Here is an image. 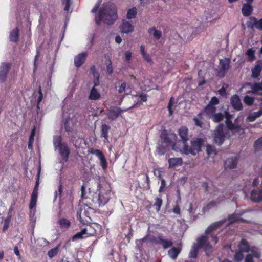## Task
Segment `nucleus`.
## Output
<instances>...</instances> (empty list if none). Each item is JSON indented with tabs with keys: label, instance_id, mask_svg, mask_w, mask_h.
Listing matches in <instances>:
<instances>
[{
	"label": "nucleus",
	"instance_id": "1",
	"mask_svg": "<svg viewBox=\"0 0 262 262\" xmlns=\"http://www.w3.org/2000/svg\"><path fill=\"white\" fill-rule=\"evenodd\" d=\"M178 135L181 139L173 145V150L181 153L188 155L191 154L195 155L201 150L203 140L201 138H197L191 141V146H189L187 142L189 140L188 129L185 126H181L178 130Z\"/></svg>",
	"mask_w": 262,
	"mask_h": 262
},
{
	"label": "nucleus",
	"instance_id": "2",
	"mask_svg": "<svg viewBox=\"0 0 262 262\" xmlns=\"http://www.w3.org/2000/svg\"><path fill=\"white\" fill-rule=\"evenodd\" d=\"M117 10L116 5L111 2L104 3L95 17L96 23L99 25L101 21L107 25H113L118 19Z\"/></svg>",
	"mask_w": 262,
	"mask_h": 262
},
{
	"label": "nucleus",
	"instance_id": "3",
	"mask_svg": "<svg viewBox=\"0 0 262 262\" xmlns=\"http://www.w3.org/2000/svg\"><path fill=\"white\" fill-rule=\"evenodd\" d=\"M60 136H54L53 144L55 149H58L59 153L62 159L67 162L69 159L70 150L67 143L63 142Z\"/></svg>",
	"mask_w": 262,
	"mask_h": 262
},
{
	"label": "nucleus",
	"instance_id": "4",
	"mask_svg": "<svg viewBox=\"0 0 262 262\" xmlns=\"http://www.w3.org/2000/svg\"><path fill=\"white\" fill-rule=\"evenodd\" d=\"M224 124L220 123L214 130L212 135L214 142L219 146L222 145L225 140L226 134L224 132Z\"/></svg>",
	"mask_w": 262,
	"mask_h": 262
},
{
	"label": "nucleus",
	"instance_id": "5",
	"mask_svg": "<svg viewBox=\"0 0 262 262\" xmlns=\"http://www.w3.org/2000/svg\"><path fill=\"white\" fill-rule=\"evenodd\" d=\"M160 138L161 142L170 147H172L173 149V145L176 143L177 136L175 133L168 132L167 130H164L161 133Z\"/></svg>",
	"mask_w": 262,
	"mask_h": 262
},
{
	"label": "nucleus",
	"instance_id": "6",
	"mask_svg": "<svg viewBox=\"0 0 262 262\" xmlns=\"http://www.w3.org/2000/svg\"><path fill=\"white\" fill-rule=\"evenodd\" d=\"M230 63V60L228 58H225L224 59L220 60L219 69L216 73L218 77L223 78L225 76L229 68Z\"/></svg>",
	"mask_w": 262,
	"mask_h": 262
},
{
	"label": "nucleus",
	"instance_id": "7",
	"mask_svg": "<svg viewBox=\"0 0 262 262\" xmlns=\"http://www.w3.org/2000/svg\"><path fill=\"white\" fill-rule=\"evenodd\" d=\"M11 64L7 62H3L0 66V83L6 81L7 75L10 70Z\"/></svg>",
	"mask_w": 262,
	"mask_h": 262
},
{
	"label": "nucleus",
	"instance_id": "8",
	"mask_svg": "<svg viewBox=\"0 0 262 262\" xmlns=\"http://www.w3.org/2000/svg\"><path fill=\"white\" fill-rule=\"evenodd\" d=\"M216 110V108L215 106H212L209 104H207L206 106L204 107L203 110H202L198 114V117L201 119H203V115L204 114L208 116L209 118H211V117L214 115Z\"/></svg>",
	"mask_w": 262,
	"mask_h": 262
},
{
	"label": "nucleus",
	"instance_id": "9",
	"mask_svg": "<svg viewBox=\"0 0 262 262\" xmlns=\"http://www.w3.org/2000/svg\"><path fill=\"white\" fill-rule=\"evenodd\" d=\"M123 112V110L117 107H111L107 110V117L109 119L114 120L116 119L120 114Z\"/></svg>",
	"mask_w": 262,
	"mask_h": 262
},
{
	"label": "nucleus",
	"instance_id": "10",
	"mask_svg": "<svg viewBox=\"0 0 262 262\" xmlns=\"http://www.w3.org/2000/svg\"><path fill=\"white\" fill-rule=\"evenodd\" d=\"M248 28L252 29L255 27L256 29L262 30V18L257 20L255 17L252 16L249 18V20L247 23Z\"/></svg>",
	"mask_w": 262,
	"mask_h": 262
},
{
	"label": "nucleus",
	"instance_id": "11",
	"mask_svg": "<svg viewBox=\"0 0 262 262\" xmlns=\"http://www.w3.org/2000/svg\"><path fill=\"white\" fill-rule=\"evenodd\" d=\"M261 91H262V81L259 83H254V84L251 88V91H248L247 93L249 94L250 93H252L254 94H257L260 96H262V92H260ZM257 99L259 102L260 101V103H262V97L257 98Z\"/></svg>",
	"mask_w": 262,
	"mask_h": 262
},
{
	"label": "nucleus",
	"instance_id": "12",
	"mask_svg": "<svg viewBox=\"0 0 262 262\" xmlns=\"http://www.w3.org/2000/svg\"><path fill=\"white\" fill-rule=\"evenodd\" d=\"M231 104L233 108L236 111H241L243 108L241 99L239 96L236 94L231 97Z\"/></svg>",
	"mask_w": 262,
	"mask_h": 262
},
{
	"label": "nucleus",
	"instance_id": "13",
	"mask_svg": "<svg viewBox=\"0 0 262 262\" xmlns=\"http://www.w3.org/2000/svg\"><path fill=\"white\" fill-rule=\"evenodd\" d=\"M226 219H224L218 222H214L210 225L205 230V233L208 234L216 230L220 226L226 222Z\"/></svg>",
	"mask_w": 262,
	"mask_h": 262
},
{
	"label": "nucleus",
	"instance_id": "14",
	"mask_svg": "<svg viewBox=\"0 0 262 262\" xmlns=\"http://www.w3.org/2000/svg\"><path fill=\"white\" fill-rule=\"evenodd\" d=\"M91 226H89V228H85L82 229L81 231L77 232L75 235H74L72 239L73 241H77L78 239H82L83 238L89 236L91 235V233H88V230L89 228H91Z\"/></svg>",
	"mask_w": 262,
	"mask_h": 262
},
{
	"label": "nucleus",
	"instance_id": "15",
	"mask_svg": "<svg viewBox=\"0 0 262 262\" xmlns=\"http://www.w3.org/2000/svg\"><path fill=\"white\" fill-rule=\"evenodd\" d=\"M194 245H195L199 249L203 247H205L206 249L207 248L211 247L209 244V243L208 242L207 236L204 235H202L201 236L198 237L197 239V243L194 244Z\"/></svg>",
	"mask_w": 262,
	"mask_h": 262
},
{
	"label": "nucleus",
	"instance_id": "16",
	"mask_svg": "<svg viewBox=\"0 0 262 262\" xmlns=\"http://www.w3.org/2000/svg\"><path fill=\"white\" fill-rule=\"evenodd\" d=\"M237 161L238 158L236 156L228 158L224 162V167L225 168H235L237 164Z\"/></svg>",
	"mask_w": 262,
	"mask_h": 262
},
{
	"label": "nucleus",
	"instance_id": "17",
	"mask_svg": "<svg viewBox=\"0 0 262 262\" xmlns=\"http://www.w3.org/2000/svg\"><path fill=\"white\" fill-rule=\"evenodd\" d=\"M96 196L92 199V201L95 203H97L99 206L105 205L108 202V198L101 194L95 193Z\"/></svg>",
	"mask_w": 262,
	"mask_h": 262
},
{
	"label": "nucleus",
	"instance_id": "18",
	"mask_svg": "<svg viewBox=\"0 0 262 262\" xmlns=\"http://www.w3.org/2000/svg\"><path fill=\"white\" fill-rule=\"evenodd\" d=\"M225 123L227 128L231 131H236L237 132H243L244 129L241 127L239 124H234L231 119H226Z\"/></svg>",
	"mask_w": 262,
	"mask_h": 262
},
{
	"label": "nucleus",
	"instance_id": "19",
	"mask_svg": "<svg viewBox=\"0 0 262 262\" xmlns=\"http://www.w3.org/2000/svg\"><path fill=\"white\" fill-rule=\"evenodd\" d=\"M87 53L82 52L78 54L74 58V64L76 67H81L85 62Z\"/></svg>",
	"mask_w": 262,
	"mask_h": 262
},
{
	"label": "nucleus",
	"instance_id": "20",
	"mask_svg": "<svg viewBox=\"0 0 262 262\" xmlns=\"http://www.w3.org/2000/svg\"><path fill=\"white\" fill-rule=\"evenodd\" d=\"M120 28L122 32L124 33L132 32L134 30V26L125 19L122 20Z\"/></svg>",
	"mask_w": 262,
	"mask_h": 262
},
{
	"label": "nucleus",
	"instance_id": "21",
	"mask_svg": "<svg viewBox=\"0 0 262 262\" xmlns=\"http://www.w3.org/2000/svg\"><path fill=\"white\" fill-rule=\"evenodd\" d=\"M252 77L253 78H257L262 71V64L260 61H257L255 67L252 69Z\"/></svg>",
	"mask_w": 262,
	"mask_h": 262
},
{
	"label": "nucleus",
	"instance_id": "22",
	"mask_svg": "<svg viewBox=\"0 0 262 262\" xmlns=\"http://www.w3.org/2000/svg\"><path fill=\"white\" fill-rule=\"evenodd\" d=\"M260 110L257 112H255L249 114L247 117V121L249 122H253L257 118L262 116V103H259Z\"/></svg>",
	"mask_w": 262,
	"mask_h": 262
},
{
	"label": "nucleus",
	"instance_id": "23",
	"mask_svg": "<svg viewBox=\"0 0 262 262\" xmlns=\"http://www.w3.org/2000/svg\"><path fill=\"white\" fill-rule=\"evenodd\" d=\"M251 199L255 202H259L262 201V189L258 191L252 190L251 192Z\"/></svg>",
	"mask_w": 262,
	"mask_h": 262
},
{
	"label": "nucleus",
	"instance_id": "24",
	"mask_svg": "<svg viewBox=\"0 0 262 262\" xmlns=\"http://www.w3.org/2000/svg\"><path fill=\"white\" fill-rule=\"evenodd\" d=\"M169 167L172 168L178 166H181L183 163L182 158H171L168 159Z\"/></svg>",
	"mask_w": 262,
	"mask_h": 262
},
{
	"label": "nucleus",
	"instance_id": "25",
	"mask_svg": "<svg viewBox=\"0 0 262 262\" xmlns=\"http://www.w3.org/2000/svg\"><path fill=\"white\" fill-rule=\"evenodd\" d=\"M19 30L18 27L13 29L10 33V40L13 42H17L19 40Z\"/></svg>",
	"mask_w": 262,
	"mask_h": 262
},
{
	"label": "nucleus",
	"instance_id": "26",
	"mask_svg": "<svg viewBox=\"0 0 262 262\" xmlns=\"http://www.w3.org/2000/svg\"><path fill=\"white\" fill-rule=\"evenodd\" d=\"M253 11V8L251 5L248 3L244 4L242 9V12L244 16H250Z\"/></svg>",
	"mask_w": 262,
	"mask_h": 262
},
{
	"label": "nucleus",
	"instance_id": "27",
	"mask_svg": "<svg viewBox=\"0 0 262 262\" xmlns=\"http://www.w3.org/2000/svg\"><path fill=\"white\" fill-rule=\"evenodd\" d=\"M238 247L242 252H248L250 250L248 243L245 239H242L240 241Z\"/></svg>",
	"mask_w": 262,
	"mask_h": 262
},
{
	"label": "nucleus",
	"instance_id": "28",
	"mask_svg": "<svg viewBox=\"0 0 262 262\" xmlns=\"http://www.w3.org/2000/svg\"><path fill=\"white\" fill-rule=\"evenodd\" d=\"M100 94L98 92L97 90L93 87L90 91V94L89 97V98L91 100H96L100 98Z\"/></svg>",
	"mask_w": 262,
	"mask_h": 262
},
{
	"label": "nucleus",
	"instance_id": "29",
	"mask_svg": "<svg viewBox=\"0 0 262 262\" xmlns=\"http://www.w3.org/2000/svg\"><path fill=\"white\" fill-rule=\"evenodd\" d=\"M111 127L106 124H102L101 127V137H104L106 140H108V133Z\"/></svg>",
	"mask_w": 262,
	"mask_h": 262
},
{
	"label": "nucleus",
	"instance_id": "30",
	"mask_svg": "<svg viewBox=\"0 0 262 262\" xmlns=\"http://www.w3.org/2000/svg\"><path fill=\"white\" fill-rule=\"evenodd\" d=\"M180 249H179L178 248L176 247H172L171 249H170L168 252V255L172 259H176L177 257H178V255L180 252Z\"/></svg>",
	"mask_w": 262,
	"mask_h": 262
},
{
	"label": "nucleus",
	"instance_id": "31",
	"mask_svg": "<svg viewBox=\"0 0 262 262\" xmlns=\"http://www.w3.org/2000/svg\"><path fill=\"white\" fill-rule=\"evenodd\" d=\"M169 146L161 142V145L157 148V151L159 155H163L169 150Z\"/></svg>",
	"mask_w": 262,
	"mask_h": 262
},
{
	"label": "nucleus",
	"instance_id": "32",
	"mask_svg": "<svg viewBox=\"0 0 262 262\" xmlns=\"http://www.w3.org/2000/svg\"><path fill=\"white\" fill-rule=\"evenodd\" d=\"M97 157L100 161V164L102 169L106 170L107 168V162L103 152H102Z\"/></svg>",
	"mask_w": 262,
	"mask_h": 262
},
{
	"label": "nucleus",
	"instance_id": "33",
	"mask_svg": "<svg viewBox=\"0 0 262 262\" xmlns=\"http://www.w3.org/2000/svg\"><path fill=\"white\" fill-rule=\"evenodd\" d=\"M255 51L252 48L248 49L246 52V55L248 57V61L252 62L255 59Z\"/></svg>",
	"mask_w": 262,
	"mask_h": 262
},
{
	"label": "nucleus",
	"instance_id": "34",
	"mask_svg": "<svg viewBox=\"0 0 262 262\" xmlns=\"http://www.w3.org/2000/svg\"><path fill=\"white\" fill-rule=\"evenodd\" d=\"M224 118V115L221 113H214L210 119L215 123H219L222 121Z\"/></svg>",
	"mask_w": 262,
	"mask_h": 262
},
{
	"label": "nucleus",
	"instance_id": "35",
	"mask_svg": "<svg viewBox=\"0 0 262 262\" xmlns=\"http://www.w3.org/2000/svg\"><path fill=\"white\" fill-rule=\"evenodd\" d=\"M58 224L61 228H69L71 225L70 221L66 218H62L58 220Z\"/></svg>",
	"mask_w": 262,
	"mask_h": 262
},
{
	"label": "nucleus",
	"instance_id": "36",
	"mask_svg": "<svg viewBox=\"0 0 262 262\" xmlns=\"http://www.w3.org/2000/svg\"><path fill=\"white\" fill-rule=\"evenodd\" d=\"M152 31L154 37L157 40L160 39L162 37V33L160 31L156 30L155 27L150 28L148 30V32L151 34Z\"/></svg>",
	"mask_w": 262,
	"mask_h": 262
},
{
	"label": "nucleus",
	"instance_id": "37",
	"mask_svg": "<svg viewBox=\"0 0 262 262\" xmlns=\"http://www.w3.org/2000/svg\"><path fill=\"white\" fill-rule=\"evenodd\" d=\"M137 15V9L133 7L128 10L127 12L126 17L128 19L135 18Z\"/></svg>",
	"mask_w": 262,
	"mask_h": 262
},
{
	"label": "nucleus",
	"instance_id": "38",
	"mask_svg": "<svg viewBox=\"0 0 262 262\" xmlns=\"http://www.w3.org/2000/svg\"><path fill=\"white\" fill-rule=\"evenodd\" d=\"M254 147L255 152L262 151V137L254 142Z\"/></svg>",
	"mask_w": 262,
	"mask_h": 262
},
{
	"label": "nucleus",
	"instance_id": "39",
	"mask_svg": "<svg viewBox=\"0 0 262 262\" xmlns=\"http://www.w3.org/2000/svg\"><path fill=\"white\" fill-rule=\"evenodd\" d=\"M59 246H60V245H58L57 246H56V247H55L54 248L50 249L48 252L47 254L50 258L52 259V258H53L54 256H55L58 254V253L59 252Z\"/></svg>",
	"mask_w": 262,
	"mask_h": 262
},
{
	"label": "nucleus",
	"instance_id": "40",
	"mask_svg": "<svg viewBox=\"0 0 262 262\" xmlns=\"http://www.w3.org/2000/svg\"><path fill=\"white\" fill-rule=\"evenodd\" d=\"M217 203L218 202L215 201H210L203 207V211L204 212L209 211L211 208L216 207Z\"/></svg>",
	"mask_w": 262,
	"mask_h": 262
},
{
	"label": "nucleus",
	"instance_id": "41",
	"mask_svg": "<svg viewBox=\"0 0 262 262\" xmlns=\"http://www.w3.org/2000/svg\"><path fill=\"white\" fill-rule=\"evenodd\" d=\"M207 154L209 156H215L217 154V151L215 147L211 145H207L206 146Z\"/></svg>",
	"mask_w": 262,
	"mask_h": 262
},
{
	"label": "nucleus",
	"instance_id": "42",
	"mask_svg": "<svg viewBox=\"0 0 262 262\" xmlns=\"http://www.w3.org/2000/svg\"><path fill=\"white\" fill-rule=\"evenodd\" d=\"M199 249L198 247L194 245L189 252V257L191 258H195L197 257Z\"/></svg>",
	"mask_w": 262,
	"mask_h": 262
},
{
	"label": "nucleus",
	"instance_id": "43",
	"mask_svg": "<svg viewBox=\"0 0 262 262\" xmlns=\"http://www.w3.org/2000/svg\"><path fill=\"white\" fill-rule=\"evenodd\" d=\"M162 204L163 200L162 199L158 197L155 199V202L154 204V206L155 207L157 212L160 211Z\"/></svg>",
	"mask_w": 262,
	"mask_h": 262
},
{
	"label": "nucleus",
	"instance_id": "44",
	"mask_svg": "<svg viewBox=\"0 0 262 262\" xmlns=\"http://www.w3.org/2000/svg\"><path fill=\"white\" fill-rule=\"evenodd\" d=\"M250 251L252 252L253 257H254L257 258H259L261 257V252L256 247H253L251 248Z\"/></svg>",
	"mask_w": 262,
	"mask_h": 262
},
{
	"label": "nucleus",
	"instance_id": "45",
	"mask_svg": "<svg viewBox=\"0 0 262 262\" xmlns=\"http://www.w3.org/2000/svg\"><path fill=\"white\" fill-rule=\"evenodd\" d=\"M238 214H232L229 215L228 217V220L229 221L228 224L231 225L238 222Z\"/></svg>",
	"mask_w": 262,
	"mask_h": 262
},
{
	"label": "nucleus",
	"instance_id": "46",
	"mask_svg": "<svg viewBox=\"0 0 262 262\" xmlns=\"http://www.w3.org/2000/svg\"><path fill=\"white\" fill-rule=\"evenodd\" d=\"M254 101V97H250L248 95H246L244 98V103L248 106L252 105L253 104Z\"/></svg>",
	"mask_w": 262,
	"mask_h": 262
},
{
	"label": "nucleus",
	"instance_id": "47",
	"mask_svg": "<svg viewBox=\"0 0 262 262\" xmlns=\"http://www.w3.org/2000/svg\"><path fill=\"white\" fill-rule=\"evenodd\" d=\"M161 244H162V246L164 249H167L171 247L173 245L171 240L164 239L163 238L161 239Z\"/></svg>",
	"mask_w": 262,
	"mask_h": 262
},
{
	"label": "nucleus",
	"instance_id": "48",
	"mask_svg": "<svg viewBox=\"0 0 262 262\" xmlns=\"http://www.w3.org/2000/svg\"><path fill=\"white\" fill-rule=\"evenodd\" d=\"M244 258V255L242 251L237 252L234 255V260L235 262H239Z\"/></svg>",
	"mask_w": 262,
	"mask_h": 262
},
{
	"label": "nucleus",
	"instance_id": "49",
	"mask_svg": "<svg viewBox=\"0 0 262 262\" xmlns=\"http://www.w3.org/2000/svg\"><path fill=\"white\" fill-rule=\"evenodd\" d=\"M162 238V236H159L158 237L152 236L150 237V242L156 244H161Z\"/></svg>",
	"mask_w": 262,
	"mask_h": 262
},
{
	"label": "nucleus",
	"instance_id": "50",
	"mask_svg": "<svg viewBox=\"0 0 262 262\" xmlns=\"http://www.w3.org/2000/svg\"><path fill=\"white\" fill-rule=\"evenodd\" d=\"M107 72L109 75H111L113 72V68L112 66V61L110 59H109L108 62L106 64Z\"/></svg>",
	"mask_w": 262,
	"mask_h": 262
},
{
	"label": "nucleus",
	"instance_id": "51",
	"mask_svg": "<svg viewBox=\"0 0 262 262\" xmlns=\"http://www.w3.org/2000/svg\"><path fill=\"white\" fill-rule=\"evenodd\" d=\"M89 154L95 155L97 157H98L102 151L99 149H94L93 148H89L88 150Z\"/></svg>",
	"mask_w": 262,
	"mask_h": 262
},
{
	"label": "nucleus",
	"instance_id": "52",
	"mask_svg": "<svg viewBox=\"0 0 262 262\" xmlns=\"http://www.w3.org/2000/svg\"><path fill=\"white\" fill-rule=\"evenodd\" d=\"M173 104V98L171 97L168 102L167 108L169 112V115L171 116L173 114V110L172 107Z\"/></svg>",
	"mask_w": 262,
	"mask_h": 262
},
{
	"label": "nucleus",
	"instance_id": "53",
	"mask_svg": "<svg viewBox=\"0 0 262 262\" xmlns=\"http://www.w3.org/2000/svg\"><path fill=\"white\" fill-rule=\"evenodd\" d=\"M90 72L93 75L94 77H99V74L97 71L96 67L95 66H92L90 68Z\"/></svg>",
	"mask_w": 262,
	"mask_h": 262
},
{
	"label": "nucleus",
	"instance_id": "54",
	"mask_svg": "<svg viewBox=\"0 0 262 262\" xmlns=\"http://www.w3.org/2000/svg\"><path fill=\"white\" fill-rule=\"evenodd\" d=\"M138 96L140 98V100L137 102L138 104H141L143 102H146L147 101V95L146 94L142 93Z\"/></svg>",
	"mask_w": 262,
	"mask_h": 262
},
{
	"label": "nucleus",
	"instance_id": "55",
	"mask_svg": "<svg viewBox=\"0 0 262 262\" xmlns=\"http://www.w3.org/2000/svg\"><path fill=\"white\" fill-rule=\"evenodd\" d=\"M202 119L200 118L198 116L196 117H194L193 118V121L194 122V124L196 126H199L200 127H202L203 122L201 121Z\"/></svg>",
	"mask_w": 262,
	"mask_h": 262
},
{
	"label": "nucleus",
	"instance_id": "56",
	"mask_svg": "<svg viewBox=\"0 0 262 262\" xmlns=\"http://www.w3.org/2000/svg\"><path fill=\"white\" fill-rule=\"evenodd\" d=\"M219 103V100L218 98L214 96L211 98V100L210 101L208 104L211 105L212 106H215V105L218 104Z\"/></svg>",
	"mask_w": 262,
	"mask_h": 262
},
{
	"label": "nucleus",
	"instance_id": "57",
	"mask_svg": "<svg viewBox=\"0 0 262 262\" xmlns=\"http://www.w3.org/2000/svg\"><path fill=\"white\" fill-rule=\"evenodd\" d=\"M61 1L62 4H65L64 10L68 11L71 4V0H61Z\"/></svg>",
	"mask_w": 262,
	"mask_h": 262
},
{
	"label": "nucleus",
	"instance_id": "58",
	"mask_svg": "<svg viewBox=\"0 0 262 262\" xmlns=\"http://www.w3.org/2000/svg\"><path fill=\"white\" fill-rule=\"evenodd\" d=\"M166 187V182L164 179H161V185L159 189V192H162L164 191V189Z\"/></svg>",
	"mask_w": 262,
	"mask_h": 262
},
{
	"label": "nucleus",
	"instance_id": "59",
	"mask_svg": "<svg viewBox=\"0 0 262 262\" xmlns=\"http://www.w3.org/2000/svg\"><path fill=\"white\" fill-rule=\"evenodd\" d=\"M38 94H39V96H38V97L37 98V100L38 105H39V104L42 101V98H43V94H42L40 86L39 87Z\"/></svg>",
	"mask_w": 262,
	"mask_h": 262
},
{
	"label": "nucleus",
	"instance_id": "60",
	"mask_svg": "<svg viewBox=\"0 0 262 262\" xmlns=\"http://www.w3.org/2000/svg\"><path fill=\"white\" fill-rule=\"evenodd\" d=\"M125 60L128 62L129 63L131 57H132V52L129 51H126L125 53Z\"/></svg>",
	"mask_w": 262,
	"mask_h": 262
},
{
	"label": "nucleus",
	"instance_id": "61",
	"mask_svg": "<svg viewBox=\"0 0 262 262\" xmlns=\"http://www.w3.org/2000/svg\"><path fill=\"white\" fill-rule=\"evenodd\" d=\"M126 86V83L125 82H123L118 89V92L120 94L122 93L123 92L125 91Z\"/></svg>",
	"mask_w": 262,
	"mask_h": 262
},
{
	"label": "nucleus",
	"instance_id": "62",
	"mask_svg": "<svg viewBox=\"0 0 262 262\" xmlns=\"http://www.w3.org/2000/svg\"><path fill=\"white\" fill-rule=\"evenodd\" d=\"M143 58L147 62L150 63L152 62V60L149 56V54H147L146 53L142 54Z\"/></svg>",
	"mask_w": 262,
	"mask_h": 262
},
{
	"label": "nucleus",
	"instance_id": "63",
	"mask_svg": "<svg viewBox=\"0 0 262 262\" xmlns=\"http://www.w3.org/2000/svg\"><path fill=\"white\" fill-rule=\"evenodd\" d=\"M81 199L82 200H83L84 199H86L87 197L85 196V187L84 185H83L81 186Z\"/></svg>",
	"mask_w": 262,
	"mask_h": 262
},
{
	"label": "nucleus",
	"instance_id": "64",
	"mask_svg": "<svg viewBox=\"0 0 262 262\" xmlns=\"http://www.w3.org/2000/svg\"><path fill=\"white\" fill-rule=\"evenodd\" d=\"M244 262H254L253 256L251 254L247 255Z\"/></svg>",
	"mask_w": 262,
	"mask_h": 262
}]
</instances>
